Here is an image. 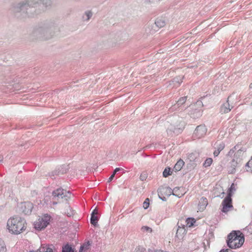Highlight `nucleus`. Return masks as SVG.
<instances>
[{"mask_svg": "<svg viewBox=\"0 0 252 252\" xmlns=\"http://www.w3.org/2000/svg\"><path fill=\"white\" fill-rule=\"evenodd\" d=\"M52 5L51 0H26L19 3L15 7V10L25 12L29 7H38L40 12H44L51 8Z\"/></svg>", "mask_w": 252, "mask_h": 252, "instance_id": "f257e3e1", "label": "nucleus"}, {"mask_svg": "<svg viewBox=\"0 0 252 252\" xmlns=\"http://www.w3.org/2000/svg\"><path fill=\"white\" fill-rule=\"evenodd\" d=\"M57 29L52 21H46L41 23L33 32L34 36L42 39H48L53 36Z\"/></svg>", "mask_w": 252, "mask_h": 252, "instance_id": "f03ea898", "label": "nucleus"}, {"mask_svg": "<svg viewBox=\"0 0 252 252\" xmlns=\"http://www.w3.org/2000/svg\"><path fill=\"white\" fill-rule=\"evenodd\" d=\"M7 227L11 233L19 234L26 229V221L24 218L18 216H14L8 220Z\"/></svg>", "mask_w": 252, "mask_h": 252, "instance_id": "7ed1b4c3", "label": "nucleus"}, {"mask_svg": "<svg viewBox=\"0 0 252 252\" xmlns=\"http://www.w3.org/2000/svg\"><path fill=\"white\" fill-rule=\"evenodd\" d=\"M185 126V124L182 118L178 115L171 116L166 125L167 133L170 135L173 133L178 134L183 131Z\"/></svg>", "mask_w": 252, "mask_h": 252, "instance_id": "20e7f679", "label": "nucleus"}, {"mask_svg": "<svg viewBox=\"0 0 252 252\" xmlns=\"http://www.w3.org/2000/svg\"><path fill=\"white\" fill-rule=\"evenodd\" d=\"M50 219V216L48 215H45L43 217L39 218L33 223L34 228L38 231L45 229L49 224Z\"/></svg>", "mask_w": 252, "mask_h": 252, "instance_id": "39448f33", "label": "nucleus"}, {"mask_svg": "<svg viewBox=\"0 0 252 252\" xmlns=\"http://www.w3.org/2000/svg\"><path fill=\"white\" fill-rule=\"evenodd\" d=\"M233 190H235V189L234 184H232L229 189V192L228 193L227 196L223 199L222 202V205L223 206L222 211L223 212H227L229 211V209L233 207L232 205L231 192Z\"/></svg>", "mask_w": 252, "mask_h": 252, "instance_id": "423d86ee", "label": "nucleus"}, {"mask_svg": "<svg viewBox=\"0 0 252 252\" xmlns=\"http://www.w3.org/2000/svg\"><path fill=\"white\" fill-rule=\"evenodd\" d=\"M52 195L53 199H56L57 197L65 198V199L67 200L71 197V192L69 191H67L63 189L59 188L52 192Z\"/></svg>", "mask_w": 252, "mask_h": 252, "instance_id": "0eeeda50", "label": "nucleus"}, {"mask_svg": "<svg viewBox=\"0 0 252 252\" xmlns=\"http://www.w3.org/2000/svg\"><path fill=\"white\" fill-rule=\"evenodd\" d=\"M243 151L241 150H238L235 154V157L234 158H236L237 156H240L241 154L242 153ZM241 161V159L237 158L236 159L234 158L232 161L230 162V165L229 167V170L228 172L231 173L233 174L235 171V168L237 167V165L240 163Z\"/></svg>", "mask_w": 252, "mask_h": 252, "instance_id": "6e6552de", "label": "nucleus"}, {"mask_svg": "<svg viewBox=\"0 0 252 252\" xmlns=\"http://www.w3.org/2000/svg\"><path fill=\"white\" fill-rule=\"evenodd\" d=\"M165 25V22L163 19H157L156 20L155 24L152 26V28H154V30L151 31L150 28L148 27L146 28V31L147 32V33L153 34L154 32L157 30V28L158 29L164 27Z\"/></svg>", "mask_w": 252, "mask_h": 252, "instance_id": "1a4fd4ad", "label": "nucleus"}, {"mask_svg": "<svg viewBox=\"0 0 252 252\" xmlns=\"http://www.w3.org/2000/svg\"><path fill=\"white\" fill-rule=\"evenodd\" d=\"M207 130V128L205 125H199L196 127L193 132V136L195 138H200L206 134Z\"/></svg>", "mask_w": 252, "mask_h": 252, "instance_id": "9d476101", "label": "nucleus"}, {"mask_svg": "<svg viewBox=\"0 0 252 252\" xmlns=\"http://www.w3.org/2000/svg\"><path fill=\"white\" fill-rule=\"evenodd\" d=\"M244 237L242 236L241 238H238L234 241L227 240L228 246L231 249H236L240 247L244 242Z\"/></svg>", "mask_w": 252, "mask_h": 252, "instance_id": "9b49d317", "label": "nucleus"}, {"mask_svg": "<svg viewBox=\"0 0 252 252\" xmlns=\"http://www.w3.org/2000/svg\"><path fill=\"white\" fill-rule=\"evenodd\" d=\"M33 204L30 202H25L21 204V209L23 213L26 215L30 214L33 209Z\"/></svg>", "mask_w": 252, "mask_h": 252, "instance_id": "f8f14e48", "label": "nucleus"}, {"mask_svg": "<svg viewBox=\"0 0 252 252\" xmlns=\"http://www.w3.org/2000/svg\"><path fill=\"white\" fill-rule=\"evenodd\" d=\"M178 229L176 232V236L179 239H182L186 234V227L185 225L178 223Z\"/></svg>", "mask_w": 252, "mask_h": 252, "instance_id": "ddd939ff", "label": "nucleus"}, {"mask_svg": "<svg viewBox=\"0 0 252 252\" xmlns=\"http://www.w3.org/2000/svg\"><path fill=\"white\" fill-rule=\"evenodd\" d=\"M179 189L178 188H175L173 190L171 189L170 188L165 187V188H160L159 189L158 191V195H159V192H166L167 195H170L172 194L173 195L178 196V197H180L181 196H179V195L176 194L175 193Z\"/></svg>", "mask_w": 252, "mask_h": 252, "instance_id": "4468645a", "label": "nucleus"}, {"mask_svg": "<svg viewBox=\"0 0 252 252\" xmlns=\"http://www.w3.org/2000/svg\"><path fill=\"white\" fill-rule=\"evenodd\" d=\"M232 97V95H230L229 96L228 98H227V100L226 101V102H225L223 105H222V106H221L220 107V112L222 113V114H225V113H228L230 111V110H231V109L233 107V106H231V108H230V105L228 102L229 101V99L231 98V97Z\"/></svg>", "mask_w": 252, "mask_h": 252, "instance_id": "2eb2a0df", "label": "nucleus"}, {"mask_svg": "<svg viewBox=\"0 0 252 252\" xmlns=\"http://www.w3.org/2000/svg\"><path fill=\"white\" fill-rule=\"evenodd\" d=\"M37 251L39 252H56V250L53 245H42Z\"/></svg>", "mask_w": 252, "mask_h": 252, "instance_id": "dca6fc26", "label": "nucleus"}, {"mask_svg": "<svg viewBox=\"0 0 252 252\" xmlns=\"http://www.w3.org/2000/svg\"><path fill=\"white\" fill-rule=\"evenodd\" d=\"M242 234L240 231H234L230 233L227 236V240L234 241L235 239H237L238 238H241Z\"/></svg>", "mask_w": 252, "mask_h": 252, "instance_id": "f3484780", "label": "nucleus"}, {"mask_svg": "<svg viewBox=\"0 0 252 252\" xmlns=\"http://www.w3.org/2000/svg\"><path fill=\"white\" fill-rule=\"evenodd\" d=\"M207 204L208 200L207 198L204 197H201L198 204V210L200 211H203L205 209Z\"/></svg>", "mask_w": 252, "mask_h": 252, "instance_id": "a211bd4d", "label": "nucleus"}, {"mask_svg": "<svg viewBox=\"0 0 252 252\" xmlns=\"http://www.w3.org/2000/svg\"><path fill=\"white\" fill-rule=\"evenodd\" d=\"M224 144L223 142H220L216 147V150L214 152V155L215 157H217L220 152L224 148Z\"/></svg>", "mask_w": 252, "mask_h": 252, "instance_id": "6ab92c4d", "label": "nucleus"}, {"mask_svg": "<svg viewBox=\"0 0 252 252\" xmlns=\"http://www.w3.org/2000/svg\"><path fill=\"white\" fill-rule=\"evenodd\" d=\"M185 162L182 159L179 160L175 165L173 170L175 171H180L184 165Z\"/></svg>", "mask_w": 252, "mask_h": 252, "instance_id": "aec40b11", "label": "nucleus"}, {"mask_svg": "<svg viewBox=\"0 0 252 252\" xmlns=\"http://www.w3.org/2000/svg\"><path fill=\"white\" fill-rule=\"evenodd\" d=\"M62 252H76L68 244H65L62 248Z\"/></svg>", "mask_w": 252, "mask_h": 252, "instance_id": "412c9836", "label": "nucleus"}, {"mask_svg": "<svg viewBox=\"0 0 252 252\" xmlns=\"http://www.w3.org/2000/svg\"><path fill=\"white\" fill-rule=\"evenodd\" d=\"M93 13L90 11H86L83 15L82 18L84 21H88L92 17Z\"/></svg>", "mask_w": 252, "mask_h": 252, "instance_id": "4be33fe9", "label": "nucleus"}, {"mask_svg": "<svg viewBox=\"0 0 252 252\" xmlns=\"http://www.w3.org/2000/svg\"><path fill=\"white\" fill-rule=\"evenodd\" d=\"M195 220L193 218H188L187 220H186V225H185L186 228L189 227H192L193 226V225H194V223L195 222Z\"/></svg>", "mask_w": 252, "mask_h": 252, "instance_id": "5701e85b", "label": "nucleus"}, {"mask_svg": "<svg viewBox=\"0 0 252 252\" xmlns=\"http://www.w3.org/2000/svg\"><path fill=\"white\" fill-rule=\"evenodd\" d=\"M90 246L89 242L84 244L80 246L79 252H87V250L89 249Z\"/></svg>", "mask_w": 252, "mask_h": 252, "instance_id": "b1692460", "label": "nucleus"}, {"mask_svg": "<svg viewBox=\"0 0 252 252\" xmlns=\"http://www.w3.org/2000/svg\"><path fill=\"white\" fill-rule=\"evenodd\" d=\"M98 220V218L96 216L91 215L90 221L92 224L94 226H96Z\"/></svg>", "mask_w": 252, "mask_h": 252, "instance_id": "393cba45", "label": "nucleus"}, {"mask_svg": "<svg viewBox=\"0 0 252 252\" xmlns=\"http://www.w3.org/2000/svg\"><path fill=\"white\" fill-rule=\"evenodd\" d=\"M0 252H6V248L4 242L0 239Z\"/></svg>", "mask_w": 252, "mask_h": 252, "instance_id": "a878e982", "label": "nucleus"}, {"mask_svg": "<svg viewBox=\"0 0 252 252\" xmlns=\"http://www.w3.org/2000/svg\"><path fill=\"white\" fill-rule=\"evenodd\" d=\"M213 162V159L212 158H206V159L205 160L204 163H203V166L204 167H208L210 166Z\"/></svg>", "mask_w": 252, "mask_h": 252, "instance_id": "bb28decb", "label": "nucleus"}, {"mask_svg": "<svg viewBox=\"0 0 252 252\" xmlns=\"http://www.w3.org/2000/svg\"><path fill=\"white\" fill-rule=\"evenodd\" d=\"M187 100V96L180 98L177 102L176 105L178 107H180L182 104L185 103Z\"/></svg>", "mask_w": 252, "mask_h": 252, "instance_id": "cd10ccee", "label": "nucleus"}, {"mask_svg": "<svg viewBox=\"0 0 252 252\" xmlns=\"http://www.w3.org/2000/svg\"><path fill=\"white\" fill-rule=\"evenodd\" d=\"M121 170V168H116L113 171V174L111 175V176L110 177L108 180V182L110 183L114 178L115 177V174L116 173Z\"/></svg>", "mask_w": 252, "mask_h": 252, "instance_id": "c85d7f7f", "label": "nucleus"}, {"mask_svg": "<svg viewBox=\"0 0 252 252\" xmlns=\"http://www.w3.org/2000/svg\"><path fill=\"white\" fill-rule=\"evenodd\" d=\"M171 175V169L169 167L165 168L163 172V176L167 177Z\"/></svg>", "mask_w": 252, "mask_h": 252, "instance_id": "c756f323", "label": "nucleus"}, {"mask_svg": "<svg viewBox=\"0 0 252 252\" xmlns=\"http://www.w3.org/2000/svg\"><path fill=\"white\" fill-rule=\"evenodd\" d=\"M183 77H177L173 79V82H175L178 84V85H179L181 82H182V80L183 79Z\"/></svg>", "mask_w": 252, "mask_h": 252, "instance_id": "7c9ffc66", "label": "nucleus"}, {"mask_svg": "<svg viewBox=\"0 0 252 252\" xmlns=\"http://www.w3.org/2000/svg\"><path fill=\"white\" fill-rule=\"evenodd\" d=\"M149 198H146L143 203V208L145 209H146L149 207Z\"/></svg>", "mask_w": 252, "mask_h": 252, "instance_id": "2f4dec72", "label": "nucleus"}, {"mask_svg": "<svg viewBox=\"0 0 252 252\" xmlns=\"http://www.w3.org/2000/svg\"><path fill=\"white\" fill-rule=\"evenodd\" d=\"M246 167L250 168L249 170L252 171V158L247 163Z\"/></svg>", "mask_w": 252, "mask_h": 252, "instance_id": "473e14b6", "label": "nucleus"}, {"mask_svg": "<svg viewBox=\"0 0 252 252\" xmlns=\"http://www.w3.org/2000/svg\"><path fill=\"white\" fill-rule=\"evenodd\" d=\"M147 177V176L146 173L143 172L141 174L140 176V179L141 181H143L146 179Z\"/></svg>", "mask_w": 252, "mask_h": 252, "instance_id": "72a5a7b5", "label": "nucleus"}, {"mask_svg": "<svg viewBox=\"0 0 252 252\" xmlns=\"http://www.w3.org/2000/svg\"><path fill=\"white\" fill-rule=\"evenodd\" d=\"M142 230H143V231H146L150 232H151L152 231V229L151 228H150L148 226H143L142 227Z\"/></svg>", "mask_w": 252, "mask_h": 252, "instance_id": "f704fd0d", "label": "nucleus"}, {"mask_svg": "<svg viewBox=\"0 0 252 252\" xmlns=\"http://www.w3.org/2000/svg\"><path fill=\"white\" fill-rule=\"evenodd\" d=\"M98 214V211L96 208L94 210V211L92 212L91 215H97Z\"/></svg>", "mask_w": 252, "mask_h": 252, "instance_id": "c9c22d12", "label": "nucleus"}, {"mask_svg": "<svg viewBox=\"0 0 252 252\" xmlns=\"http://www.w3.org/2000/svg\"><path fill=\"white\" fill-rule=\"evenodd\" d=\"M158 0H146L147 1L150 3H154L158 1Z\"/></svg>", "mask_w": 252, "mask_h": 252, "instance_id": "e433bc0d", "label": "nucleus"}, {"mask_svg": "<svg viewBox=\"0 0 252 252\" xmlns=\"http://www.w3.org/2000/svg\"><path fill=\"white\" fill-rule=\"evenodd\" d=\"M3 157L0 155V162L2 161L3 160Z\"/></svg>", "mask_w": 252, "mask_h": 252, "instance_id": "4c0bfd02", "label": "nucleus"}, {"mask_svg": "<svg viewBox=\"0 0 252 252\" xmlns=\"http://www.w3.org/2000/svg\"><path fill=\"white\" fill-rule=\"evenodd\" d=\"M160 198L161 199H162V200H165V197H163V198L160 197Z\"/></svg>", "mask_w": 252, "mask_h": 252, "instance_id": "58836bf2", "label": "nucleus"}, {"mask_svg": "<svg viewBox=\"0 0 252 252\" xmlns=\"http://www.w3.org/2000/svg\"><path fill=\"white\" fill-rule=\"evenodd\" d=\"M57 204V202H56V201H53V205H56Z\"/></svg>", "mask_w": 252, "mask_h": 252, "instance_id": "ea45409f", "label": "nucleus"}, {"mask_svg": "<svg viewBox=\"0 0 252 252\" xmlns=\"http://www.w3.org/2000/svg\"><path fill=\"white\" fill-rule=\"evenodd\" d=\"M66 170H64V171H63H63H62V174H63L64 173H65V172H66Z\"/></svg>", "mask_w": 252, "mask_h": 252, "instance_id": "a19ab883", "label": "nucleus"}, {"mask_svg": "<svg viewBox=\"0 0 252 252\" xmlns=\"http://www.w3.org/2000/svg\"><path fill=\"white\" fill-rule=\"evenodd\" d=\"M72 214V213H67V215L69 216H71Z\"/></svg>", "mask_w": 252, "mask_h": 252, "instance_id": "79ce46f5", "label": "nucleus"}, {"mask_svg": "<svg viewBox=\"0 0 252 252\" xmlns=\"http://www.w3.org/2000/svg\"><path fill=\"white\" fill-rule=\"evenodd\" d=\"M250 88H252V83L250 85Z\"/></svg>", "mask_w": 252, "mask_h": 252, "instance_id": "37998d69", "label": "nucleus"}, {"mask_svg": "<svg viewBox=\"0 0 252 252\" xmlns=\"http://www.w3.org/2000/svg\"><path fill=\"white\" fill-rule=\"evenodd\" d=\"M220 252H224L223 250H221Z\"/></svg>", "mask_w": 252, "mask_h": 252, "instance_id": "c03bdc74", "label": "nucleus"}]
</instances>
